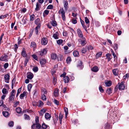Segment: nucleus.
I'll list each match as a JSON object with an SVG mask.
<instances>
[{"instance_id":"23","label":"nucleus","mask_w":129,"mask_h":129,"mask_svg":"<svg viewBox=\"0 0 129 129\" xmlns=\"http://www.w3.org/2000/svg\"><path fill=\"white\" fill-rule=\"evenodd\" d=\"M63 80L65 83H68L69 81V78L68 76H66L63 78Z\"/></svg>"},{"instance_id":"33","label":"nucleus","mask_w":129,"mask_h":129,"mask_svg":"<svg viewBox=\"0 0 129 129\" xmlns=\"http://www.w3.org/2000/svg\"><path fill=\"white\" fill-rule=\"evenodd\" d=\"M16 111L17 113H20L21 112V109L19 107H18L16 108Z\"/></svg>"},{"instance_id":"57","label":"nucleus","mask_w":129,"mask_h":129,"mask_svg":"<svg viewBox=\"0 0 129 129\" xmlns=\"http://www.w3.org/2000/svg\"><path fill=\"white\" fill-rule=\"evenodd\" d=\"M33 57L36 60H38V57L35 54H33L32 55Z\"/></svg>"},{"instance_id":"59","label":"nucleus","mask_w":129,"mask_h":129,"mask_svg":"<svg viewBox=\"0 0 129 129\" xmlns=\"http://www.w3.org/2000/svg\"><path fill=\"white\" fill-rule=\"evenodd\" d=\"M86 49L84 48H83L82 49L81 52L82 53L85 54L86 53Z\"/></svg>"},{"instance_id":"6","label":"nucleus","mask_w":129,"mask_h":129,"mask_svg":"<svg viewBox=\"0 0 129 129\" xmlns=\"http://www.w3.org/2000/svg\"><path fill=\"white\" fill-rule=\"evenodd\" d=\"M8 56L6 55H3L0 57V61L7 62L8 60Z\"/></svg>"},{"instance_id":"55","label":"nucleus","mask_w":129,"mask_h":129,"mask_svg":"<svg viewBox=\"0 0 129 129\" xmlns=\"http://www.w3.org/2000/svg\"><path fill=\"white\" fill-rule=\"evenodd\" d=\"M4 68L5 69H7L9 66V64L8 63H6L4 65Z\"/></svg>"},{"instance_id":"15","label":"nucleus","mask_w":129,"mask_h":129,"mask_svg":"<svg viewBox=\"0 0 129 129\" xmlns=\"http://www.w3.org/2000/svg\"><path fill=\"white\" fill-rule=\"evenodd\" d=\"M106 58L108 59V61H109L112 58L111 54L109 53H107L106 54Z\"/></svg>"},{"instance_id":"18","label":"nucleus","mask_w":129,"mask_h":129,"mask_svg":"<svg viewBox=\"0 0 129 129\" xmlns=\"http://www.w3.org/2000/svg\"><path fill=\"white\" fill-rule=\"evenodd\" d=\"M27 92L25 91H23V93L21 94L20 96V98L21 99H23V98L25 95H26V93Z\"/></svg>"},{"instance_id":"11","label":"nucleus","mask_w":129,"mask_h":129,"mask_svg":"<svg viewBox=\"0 0 129 129\" xmlns=\"http://www.w3.org/2000/svg\"><path fill=\"white\" fill-rule=\"evenodd\" d=\"M63 3V4L64 10L65 11H67L69 8L68 2V1H66L64 3Z\"/></svg>"},{"instance_id":"45","label":"nucleus","mask_w":129,"mask_h":129,"mask_svg":"<svg viewBox=\"0 0 129 129\" xmlns=\"http://www.w3.org/2000/svg\"><path fill=\"white\" fill-rule=\"evenodd\" d=\"M32 85L31 84H29L27 86V89L28 90L30 91V89L32 88Z\"/></svg>"},{"instance_id":"22","label":"nucleus","mask_w":129,"mask_h":129,"mask_svg":"<svg viewBox=\"0 0 129 129\" xmlns=\"http://www.w3.org/2000/svg\"><path fill=\"white\" fill-rule=\"evenodd\" d=\"M91 71L93 72H98L99 70L97 66L93 67L91 69Z\"/></svg>"},{"instance_id":"64","label":"nucleus","mask_w":129,"mask_h":129,"mask_svg":"<svg viewBox=\"0 0 129 129\" xmlns=\"http://www.w3.org/2000/svg\"><path fill=\"white\" fill-rule=\"evenodd\" d=\"M95 24L97 26H99L100 25V23L98 21H96L95 22Z\"/></svg>"},{"instance_id":"17","label":"nucleus","mask_w":129,"mask_h":129,"mask_svg":"<svg viewBox=\"0 0 129 129\" xmlns=\"http://www.w3.org/2000/svg\"><path fill=\"white\" fill-rule=\"evenodd\" d=\"M78 41L79 43H80L82 46H83L86 44V42L85 40H82L81 39H79Z\"/></svg>"},{"instance_id":"9","label":"nucleus","mask_w":129,"mask_h":129,"mask_svg":"<svg viewBox=\"0 0 129 129\" xmlns=\"http://www.w3.org/2000/svg\"><path fill=\"white\" fill-rule=\"evenodd\" d=\"M47 51L46 49H44L41 50L39 52V54L41 56L44 55L47 53Z\"/></svg>"},{"instance_id":"29","label":"nucleus","mask_w":129,"mask_h":129,"mask_svg":"<svg viewBox=\"0 0 129 129\" xmlns=\"http://www.w3.org/2000/svg\"><path fill=\"white\" fill-rule=\"evenodd\" d=\"M51 58L53 59H55L57 58L56 55L55 53H52L51 55Z\"/></svg>"},{"instance_id":"13","label":"nucleus","mask_w":129,"mask_h":129,"mask_svg":"<svg viewBox=\"0 0 129 129\" xmlns=\"http://www.w3.org/2000/svg\"><path fill=\"white\" fill-rule=\"evenodd\" d=\"M59 34L57 32H56L53 35L52 37L55 39H56L59 38Z\"/></svg>"},{"instance_id":"16","label":"nucleus","mask_w":129,"mask_h":129,"mask_svg":"<svg viewBox=\"0 0 129 129\" xmlns=\"http://www.w3.org/2000/svg\"><path fill=\"white\" fill-rule=\"evenodd\" d=\"M51 117V116L48 113H46L45 114V118L47 120H49Z\"/></svg>"},{"instance_id":"4","label":"nucleus","mask_w":129,"mask_h":129,"mask_svg":"<svg viewBox=\"0 0 129 129\" xmlns=\"http://www.w3.org/2000/svg\"><path fill=\"white\" fill-rule=\"evenodd\" d=\"M58 13L59 14H61L62 19L63 20H66V17L65 16V12L63 8H61L59 10Z\"/></svg>"},{"instance_id":"10","label":"nucleus","mask_w":129,"mask_h":129,"mask_svg":"<svg viewBox=\"0 0 129 129\" xmlns=\"http://www.w3.org/2000/svg\"><path fill=\"white\" fill-rule=\"evenodd\" d=\"M77 32L78 36L79 37L82 38L83 39H84V38L83 37V35L80 29H78L77 30Z\"/></svg>"},{"instance_id":"14","label":"nucleus","mask_w":129,"mask_h":129,"mask_svg":"<svg viewBox=\"0 0 129 129\" xmlns=\"http://www.w3.org/2000/svg\"><path fill=\"white\" fill-rule=\"evenodd\" d=\"M85 21L86 24V27H88L89 26L90 22L89 20L87 17H85Z\"/></svg>"},{"instance_id":"24","label":"nucleus","mask_w":129,"mask_h":129,"mask_svg":"<svg viewBox=\"0 0 129 129\" xmlns=\"http://www.w3.org/2000/svg\"><path fill=\"white\" fill-rule=\"evenodd\" d=\"M46 60L45 59H42L40 61V64L42 65L45 64L46 63Z\"/></svg>"},{"instance_id":"47","label":"nucleus","mask_w":129,"mask_h":129,"mask_svg":"<svg viewBox=\"0 0 129 129\" xmlns=\"http://www.w3.org/2000/svg\"><path fill=\"white\" fill-rule=\"evenodd\" d=\"M63 41L61 39H59L57 41V43L58 44L60 45L62 43Z\"/></svg>"},{"instance_id":"30","label":"nucleus","mask_w":129,"mask_h":129,"mask_svg":"<svg viewBox=\"0 0 129 129\" xmlns=\"http://www.w3.org/2000/svg\"><path fill=\"white\" fill-rule=\"evenodd\" d=\"M106 86H111L112 84V82L111 81H109L107 82H105Z\"/></svg>"},{"instance_id":"50","label":"nucleus","mask_w":129,"mask_h":129,"mask_svg":"<svg viewBox=\"0 0 129 129\" xmlns=\"http://www.w3.org/2000/svg\"><path fill=\"white\" fill-rule=\"evenodd\" d=\"M64 110L65 112V115L67 116V115L68 114V109L66 107L64 108Z\"/></svg>"},{"instance_id":"1","label":"nucleus","mask_w":129,"mask_h":129,"mask_svg":"<svg viewBox=\"0 0 129 129\" xmlns=\"http://www.w3.org/2000/svg\"><path fill=\"white\" fill-rule=\"evenodd\" d=\"M35 121L36 123L33 124L31 126V127L32 129H37V128H40L41 126L39 123V118L38 117H36Z\"/></svg>"},{"instance_id":"19","label":"nucleus","mask_w":129,"mask_h":129,"mask_svg":"<svg viewBox=\"0 0 129 129\" xmlns=\"http://www.w3.org/2000/svg\"><path fill=\"white\" fill-rule=\"evenodd\" d=\"M33 74L32 73H28L27 75V78L29 79H31L33 78Z\"/></svg>"},{"instance_id":"27","label":"nucleus","mask_w":129,"mask_h":129,"mask_svg":"<svg viewBox=\"0 0 129 129\" xmlns=\"http://www.w3.org/2000/svg\"><path fill=\"white\" fill-rule=\"evenodd\" d=\"M117 69H114L112 70V72L113 74L116 76L118 75V71H117Z\"/></svg>"},{"instance_id":"54","label":"nucleus","mask_w":129,"mask_h":129,"mask_svg":"<svg viewBox=\"0 0 129 129\" xmlns=\"http://www.w3.org/2000/svg\"><path fill=\"white\" fill-rule=\"evenodd\" d=\"M53 6L52 5H50L47 6V9H53Z\"/></svg>"},{"instance_id":"44","label":"nucleus","mask_w":129,"mask_h":129,"mask_svg":"<svg viewBox=\"0 0 129 129\" xmlns=\"http://www.w3.org/2000/svg\"><path fill=\"white\" fill-rule=\"evenodd\" d=\"M24 116L25 117V119L27 120H30V118L29 116L28 115L26 114H24Z\"/></svg>"},{"instance_id":"21","label":"nucleus","mask_w":129,"mask_h":129,"mask_svg":"<svg viewBox=\"0 0 129 129\" xmlns=\"http://www.w3.org/2000/svg\"><path fill=\"white\" fill-rule=\"evenodd\" d=\"M41 91L42 92V94H46L47 92L46 90L43 87L41 88Z\"/></svg>"},{"instance_id":"37","label":"nucleus","mask_w":129,"mask_h":129,"mask_svg":"<svg viewBox=\"0 0 129 129\" xmlns=\"http://www.w3.org/2000/svg\"><path fill=\"white\" fill-rule=\"evenodd\" d=\"M66 61L67 63H70L71 61V57H68L66 59Z\"/></svg>"},{"instance_id":"39","label":"nucleus","mask_w":129,"mask_h":129,"mask_svg":"<svg viewBox=\"0 0 129 129\" xmlns=\"http://www.w3.org/2000/svg\"><path fill=\"white\" fill-rule=\"evenodd\" d=\"M29 58V57H26L25 58V61H24V66H26L27 63L28 61Z\"/></svg>"},{"instance_id":"26","label":"nucleus","mask_w":129,"mask_h":129,"mask_svg":"<svg viewBox=\"0 0 129 129\" xmlns=\"http://www.w3.org/2000/svg\"><path fill=\"white\" fill-rule=\"evenodd\" d=\"M3 116L5 117H8L9 115V113L7 111H3Z\"/></svg>"},{"instance_id":"8","label":"nucleus","mask_w":129,"mask_h":129,"mask_svg":"<svg viewBox=\"0 0 129 129\" xmlns=\"http://www.w3.org/2000/svg\"><path fill=\"white\" fill-rule=\"evenodd\" d=\"M83 62L81 61H78V63L77 65V67L79 68V69L81 70L83 68Z\"/></svg>"},{"instance_id":"32","label":"nucleus","mask_w":129,"mask_h":129,"mask_svg":"<svg viewBox=\"0 0 129 129\" xmlns=\"http://www.w3.org/2000/svg\"><path fill=\"white\" fill-rule=\"evenodd\" d=\"M40 27H36L35 29V32L36 35H38V31L39 30L40 28Z\"/></svg>"},{"instance_id":"43","label":"nucleus","mask_w":129,"mask_h":129,"mask_svg":"<svg viewBox=\"0 0 129 129\" xmlns=\"http://www.w3.org/2000/svg\"><path fill=\"white\" fill-rule=\"evenodd\" d=\"M45 95V94H42V98L44 101H46V100L47 98Z\"/></svg>"},{"instance_id":"35","label":"nucleus","mask_w":129,"mask_h":129,"mask_svg":"<svg viewBox=\"0 0 129 129\" xmlns=\"http://www.w3.org/2000/svg\"><path fill=\"white\" fill-rule=\"evenodd\" d=\"M112 90L111 88H109L107 89V90H106V92L108 94H110L112 93Z\"/></svg>"},{"instance_id":"34","label":"nucleus","mask_w":129,"mask_h":129,"mask_svg":"<svg viewBox=\"0 0 129 129\" xmlns=\"http://www.w3.org/2000/svg\"><path fill=\"white\" fill-rule=\"evenodd\" d=\"M102 52H99L97 53L96 54V58L97 59L99 57H101L102 55Z\"/></svg>"},{"instance_id":"49","label":"nucleus","mask_w":129,"mask_h":129,"mask_svg":"<svg viewBox=\"0 0 129 129\" xmlns=\"http://www.w3.org/2000/svg\"><path fill=\"white\" fill-rule=\"evenodd\" d=\"M21 87L20 88L18 89L17 93L16 95V97H17L18 96L19 94L20 93L21 91Z\"/></svg>"},{"instance_id":"31","label":"nucleus","mask_w":129,"mask_h":129,"mask_svg":"<svg viewBox=\"0 0 129 129\" xmlns=\"http://www.w3.org/2000/svg\"><path fill=\"white\" fill-rule=\"evenodd\" d=\"M30 21H33L35 19V16L34 14H33L30 15Z\"/></svg>"},{"instance_id":"12","label":"nucleus","mask_w":129,"mask_h":129,"mask_svg":"<svg viewBox=\"0 0 129 129\" xmlns=\"http://www.w3.org/2000/svg\"><path fill=\"white\" fill-rule=\"evenodd\" d=\"M10 77V75L9 74H6L4 76L5 82L7 83H9Z\"/></svg>"},{"instance_id":"2","label":"nucleus","mask_w":129,"mask_h":129,"mask_svg":"<svg viewBox=\"0 0 129 129\" xmlns=\"http://www.w3.org/2000/svg\"><path fill=\"white\" fill-rule=\"evenodd\" d=\"M15 90L13 89L11 92L9 98V102L10 103L14 101L15 97Z\"/></svg>"},{"instance_id":"48","label":"nucleus","mask_w":129,"mask_h":129,"mask_svg":"<svg viewBox=\"0 0 129 129\" xmlns=\"http://www.w3.org/2000/svg\"><path fill=\"white\" fill-rule=\"evenodd\" d=\"M8 125L10 127H13L14 125V122L13 121H10L9 122Z\"/></svg>"},{"instance_id":"46","label":"nucleus","mask_w":129,"mask_h":129,"mask_svg":"<svg viewBox=\"0 0 129 129\" xmlns=\"http://www.w3.org/2000/svg\"><path fill=\"white\" fill-rule=\"evenodd\" d=\"M33 70L35 72H36L38 71V69L37 67H35L33 68Z\"/></svg>"},{"instance_id":"3","label":"nucleus","mask_w":129,"mask_h":129,"mask_svg":"<svg viewBox=\"0 0 129 129\" xmlns=\"http://www.w3.org/2000/svg\"><path fill=\"white\" fill-rule=\"evenodd\" d=\"M119 86L118 87V86H117L115 87V89L116 90V89L117 90L118 88H119V90L124 89L125 88V86L124 85V82H122L121 83H118Z\"/></svg>"},{"instance_id":"63","label":"nucleus","mask_w":129,"mask_h":129,"mask_svg":"<svg viewBox=\"0 0 129 129\" xmlns=\"http://www.w3.org/2000/svg\"><path fill=\"white\" fill-rule=\"evenodd\" d=\"M72 22L73 24H75L77 23V21L76 19H73L72 20Z\"/></svg>"},{"instance_id":"20","label":"nucleus","mask_w":129,"mask_h":129,"mask_svg":"<svg viewBox=\"0 0 129 129\" xmlns=\"http://www.w3.org/2000/svg\"><path fill=\"white\" fill-rule=\"evenodd\" d=\"M21 55L24 57H28L26 51L24 50H23L21 53Z\"/></svg>"},{"instance_id":"60","label":"nucleus","mask_w":129,"mask_h":129,"mask_svg":"<svg viewBox=\"0 0 129 129\" xmlns=\"http://www.w3.org/2000/svg\"><path fill=\"white\" fill-rule=\"evenodd\" d=\"M54 95L55 96L57 97L58 95V92L57 91H55L54 92Z\"/></svg>"},{"instance_id":"41","label":"nucleus","mask_w":129,"mask_h":129,"mask_svg":"<svg viewBox=\"0 0 129 129\" xmlns=\"http://www.w3.org/2000/svg\"><path fill=\"white\" fill-rule=\"evenodd\" d=\"M51 24L53 26H55L57 25V23L55 21H53L51 23Z\"/></svg>"},{"instance_id":"62","label":"nucleus","mask_w":129,"mask_h":129,"mask_svg":"<svg viewBox=\"0 0 129 129\" xmlns=\"http://www.w3.org/2000/svg\"><path fill=\"white\" fill-rule=\"evenodd\" d=\"M49 11L46 10L44 11L43 14H45L46 15H47L49 14Z\"/></svg>"},{"instance_id":"56","label":"nucleus","mask_w":129,"mask_h":129,"mask_svg":"<svg viewBox=\"0 0 129 129\" xmlns=\"http://www.w3.org/2000/svg\"><path fill=\"white\" fill-rule=\"evenodd\" d=\"M7 16V14L5 15H1V16H0V19H3L5 18Z\"/></svg>"},{"instance_id":"53","label":"nucleus","mask_w":129,"mask_h":129,"mask_svg":"<svg viewBox=\"0 0 129 129\" xmlns=\"http://www.w3.org/2000/svg\"><path fill=\"white\" fill-rule=\"evenodd\" d=\"M100 91L101 92H103L104 91V90L102 88L101 85H100L99 88Z\"/></svg>"},{"instance_id":"5","label":"nucleus","mask_w":129,"mask_h":129,"mask_svg":"<svg viewBox=\"0 0 129 129\" xmlns=\"http://www.w3.org/2000/svg\"><path fill=\"white\" fill-rule=\"evenodd\" d=\"M35 23L37 25L36 27H40L42 22L40 18H38L35 20Z\"/></svg>"},{"instance_id":"58","label":"nucleus","mask_w":129,"mask_h":129,"mask_svg":"<svg viewBox=\"0 0 129 129\" xmlns=\"http://www.w3.org/2000/svg\"><path fill=\"white\" fill-rule=\"evenodd\" d=\"M63 116L60 113L59 114V120H62V118L63 117Z\"/></svg>"},{"instance_id":"42","label":"nucleus","mask_w":129,"mask_h":129,"mask_svg":"<svg viewBox=\"0 0 129 129\" xmlns=\"http://www.w3.org/2000/svg\"><path fill=\"white\" fill-rule=\"evenodd\" d=\"M52 79H53V82L54 85H55L57 82V79L56 78H55L54 76L52 77Z\"/></svg>"},{"instance_id":"61","label":"nucleus","mask_w":129,"mask_h":129,"mask_svg":"<svg viewBox=\"0 0 129 129\" xmlns=\"http://www.w3.org/2000/svg\"><path fill=\"white\" fill-rule=\"evenodd\" d=\"M114 48L115 50H116L118 49V45L117 44H114Z\"/></svg>"},{"instance_id":"52","label":"nucleus","mask_w":129,"mask_h":129,"mask_svg":"<svg viewBox=\"0 0 129 129\" xmlns=\"http://www.w3.org/2000/svg\"><path fill=\"white\" fill-rule=\"evenodd\" d=\"M110 51L111 53L112 54V55L114 57V58H115V57L116 56V55L115 53H114L113 50L112 49H111L110 50Z\"/></svg>"},{"instance_id":"28","label":"nucleus","mask_w":129,"mask_h":129,"mask_svg":"<svg viewBox=\"0 0 129 129\" xmlns=\"http://www.w3.org/2000/svg\"><path fill=\"white\" fill-rule=\"evenodd\" d=\"M80 21L81 23V24L83 28L85 29L86 30V26L84 25V22L81 19H80Z\"/></svg>"},{"instance_id":"36","label":"nucleus","mask_w":129,"mask_h":129,"mask_svg":"<svg viewBox=\"0 0 129 129\" xmlns=\"http://www.w3.org/2000/svg\"><path fill=\"white\" fill-rule=\"evenodd\" d=\"M40 4L38 3H37L36 5V7L35 9V10L36 11H38L40 9L39 7L40 6Z\"/></svg>"},{"instance_id":"40","label":"nucleus","mask_w":129,"mask_h":129,"mask_svg":"<svg viewBox=\"0 0 129 129\" xmlns=\"http://www.w3.org/2000/svg\"><path fill=\"white\" fill-rule=\"evenodd\" d=\"M36 46V43L34 42H33L31 43V45H30L31 47L35 48Z\"/></svg>"},{"instance_id":"51","label":"nucleus","mask_w":129,"mask_h":129,"mask_svg":"<svg viewBox=\"0 0 129 129\" xmlns=\"http://www.w3.org/2000/svg\"><path fill=\"white\" fill-rule=\"evenodd\" d=\"M2 92L4 94H6L7 93V91L6 89L4 88L2 90Z\"/></svg>"},{"instance_id":"7","label":"nucleus","mask_w":129,"mask_h":129,"mask_svg":"<svg viewBox=\"0 0 129 129\" xmlns=\"http://www.w3.org/2000/svg\"><path fill=\"white\" fill-rule=\"evenodd\" d=\"M48 42L47 39L46 37L43 38L41 40V43L42 45H46Z\"/></svg>"},{"instance_id":"38","label":"nucleus","mask_w":129,"mask_h":129,"mask_svg":"<svg viewBox=\"0 0 129 129\" xmlns=\"http://www.w3.org/2000/svg\"><path fill=\"white\" fill-rule=\"evenodd\" d=\"M73 54L75 57L78 56L79 55V53L77 51H75L73 52Z\"/></svg>"},{"instance_id":"25","label":"nucleus","mask_w":129,"mask_h":129,"mask_svg":"<svg viewBox=\"0 0 129 129\" xmlns=\"http://www.w3.org/2000/svg\"><path fill=\"white\" fill-rule=\"evenodd\" d=\"M42 127L43 129H46L48 128H49V126L46 124L44 123H43L42 124Z\"/></svg>"}]
</instances>
